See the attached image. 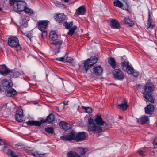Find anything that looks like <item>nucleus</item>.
<instances>
[{"instance_id":"1","label":"nucleus","mask_w":157,"mask_h":157,"mask_svg":"<svg viewBox=\"0 0 157 157\" xmlns=\"http://www.w3.org/2000/svg\"><path fill=\"white\" fill-rule=\"evenodd\" d=\"M94 119L90 118L88 119V131L90 132H91L98 134L96 136H99L98 134L102 131L101 126H104L105 128L108 129L109 127L107 123L102 120L100 115H96L94 117Z\"/></svg>"},{"instance_id":"2","label":"nucleus","mask_w":157,"mask_h":157,"mask_svg":"<svg viewBox=\"0 0 157 157\" xmlns=\"http://www.w3.org/2000/svg\"><path fill=\"white\" fill-rule=\"evenodd\" d=\"M10 6H13V10L16 12H22L26 6L25 2L22 0H9Z\"/></svg>"},{"instance_id":"3","label":"nucleus","mask_w":157,"mask_h":157,"mask_svg":"<svg viewBox=\"0 0 157 157\" xmlns=\"http://www.w3.org/2000/svg\"><path fill=\"white\" fill-rule=\"evenodd\" d=\"M49 21L47 20H40L37 23V26L39 30L41 31V37L44 38L47 36L46 29L47 27Z\"/></svg>"},{"instance_id":"4","label":"nucleus","mask_w":157,"mask_h":157,"mask_svg":"<svg viewBox=\"0 0 157 157\" xmlns=\"http://www.w3.org/2000/svg\"><path fill=\"white\" fill-rule=\"evenodd\" d=\"M98 61V58L94 56L91 57L84 61L83 67L86 73L87 72L90 67L96 63Z\"/></svg>"},{"instance_id":"5","label":"nucleus","mask_w":157,"mask_h":157,"mask_svg":"<svg viewBox=\"0 0 157 157\" xmlns=\"http://www.w3.org/2000/svg\"><path fill=\"white\" fill-rule=\"evenodd\" d=\"M8 44L12 48H16L17 51L20 50L21 47L19 44L18 39L14 36H11L8 39Z\"/></svg>"},{"instance_id":"6","label":"nucleus","mask_w":157,"mask_h":157,"mask_svg":"<svg viewBox=\"0 0 157 157\" xmlns=\"http://www.w3.org/2000/svg\"><path fill=\"white\" fill-rule=\"evenodd\" d=\"M113 74L115 79L122 80L125 78V76L120 69H116L113 71Z\"/></svg>"},{"instance_id":"7","label":"nucleus","mask_w":157,"mask_h":157,"mask_svg":"<svg viewBox=\"0 0 157 157\" xmlns=\"http://www.w3.org/2000/svg\"><path fill=\"white\" fill-rule=\"evenodd\" d=\"M15 120L19 122H22L24 121L23 110L21 108L17 110L15 115Z\"/></svg>"},{"instance_id":"8","label":"nucleus","mask_w":157,"mask_h":157,"mask_svg":"<svg viewBox=\"0 0 157 157\" xmlns=\"http://www.w3.org/2000/svg\"><path fill=\"white\" fill-rule=\"evenodd\" d=\"M1 84L5 91L13 86L12 81L10 80L5 79L2 80L1 82Z\"/></svg>"},{"instance_id":"9","label":"nucleus","mask_w":157,"mask_h":157,"mask_svg":"<svg viewBox=\"0 0 157 157\" xmlns=\"http://www.w3.org/2000/svg\"><path fill=\"white\" fill-rule=\"evenodd\" d=\"M124 71L128 74L132 75L134 76L137 77L139 75V73L134 70V68L131 65L128 66Z\"/></svg>"},{"instance_id":"10","label":"nucleus","mask_w":157,"mask_h":157,"mask_svg":"<svg viewBox=\"0 0 157 157\" xmlns=\"http://www.w3.org/2000/svg\"><path fill=\"white\" fill-rule=\"evenodd\" d=\"M10 69L5 64L0 65V74L3 76H7L10 72Z\"/></svg>"},{"instance_id":"11","label":"nucleus","mask_w":157,"mask_h":157,"mask_svg":"<svg viewBox=\"0 0 157 157\" xmlns=\"http://www.w3.org/2000/svg\"><path fill=\"white\" fill-rule=\"evenodd\" d=\"M54 18L58 23H61L66 18V16L63 13H57L54 16Z\"/></svg>"},{"instance_id":"12","label":"nucleus","mask_w":157,"mask_h":157,"mask_svg":"<svg viewBox=\"0 0 157 157\" xmlns=\"http://www.w3.org/2000/svg\"><path fill=\"white\" fill-rule=\"evenodd\" d=\"M62 41L61 40H57L53 41L51 43V44L55 45V49L57 51V53L60 52L59 50L61 48Z\"/></svg>"},{"instance_id":"13","label":"nucleus","mask_w":157,"mask_h":157,"mask_svg":"<svg viewBox=\"0 0 157 157\" xmlns=\"http://www.w3.org/2000/svg\"><path fill=\"white\" fill-rule=\"evenodd\" d=\"M144 89L146 92L148 93H151L154 90V86L152 83L148 82L146 84Z\"/></svg>"},{"instance_id":"14","label":"nucleus","mask_w":157,"mask_h":157,"mask_svg":"<svg viewBox=\"0 0 157 157\" xmlns=\"http://www.w3.org/2000/svg\"><path fill=\"white\" fill-rule=\"evenodd\" d=\"M5 91L6 95L8 97H13L17 94L16 90L12 87H11Z\"/></svg>"},{"instance_id":"15","label":"nucleus","mask_w":157,"mask_h":157,"mask_svg":"<svg viewBox=\"0 0 157 157\" xmlns=\"http://www.w3.org/2000/svg\"><path fill=\"white\" fill-rule=\"evenodd\" d=\"M93 69V73L97 76L101 75L103 71V68L100 65L94 67Z\"/></svg>"},{"instance_id":"16","label":"nucleus","mask_w":157,"mask_h":157,"mask_svg":"<svg viewBox=\"0 0 157 157\" xmlns=\"http://www.w3.org/2000/svg\"><path fill=\"white\" fill-rule=\"evenodd\" d=\"M54 115L52 114H51L47 117L46 119H41V123H51L54 121Z\"/></svg>"},{"instance_id":"17","label":"nucleus","mask_w":157,"mask_h":157,"mask_svg":"<svg viewBox=\"0 0 157 157\" xmlns=\"http://www.w3.org/2000/svg\"><path fill=\"white\" fill-rule=\"evenodd\" d=\"M86 138V133L84 132L78 133L77 134L76 141V142L81 141Z\"/></svg>"},{"instance_id":"18","label":"nucleus","mask_w":157,"mask_h":157,"mask_svg":"<svg viewBox=\"0 0 157 157\" xmlns=\"http://www.w3.org/2000/svg\"><path fill=\"white\" fill-rule=\"evenodd\" d=\"M143 97L146 100V102L148 101L151 103L154 102V100H153L152 95L149 93L144 92L143 93Z\"/></svg>"},{"instance_id":"19","label":"nucleus","mask_w":157,"mask_h":157,"mask_svg":"<svg viewBox=\"0 0 157 157\" xmlns=\"http://www.w3.org/2000/svg\"><path fill=\"white\" fill-rule=\"evenodd\" d=\"M154 109V107L153 105L150 104L147 105L145 108V112L146 114H152Z\"/></svg>"},{"instance_id":"20","label":"nucleus","mask_w":157,"mask_h":157,"mask_svg":"<svg viewBox=\"0 0 157 157\" xmlns=\"http://www.w3.org/2000/svg\"><path fill=\"white\" fill-rule=\"evenodd\" d=\"M117 106L119 108L123 110H126L127 109V108L128 107L127 105V100L126 99H124L123 102L121 104H118Z\"/></svg>"},{"instance_id":"21","label":"nucleus","mask_w":157,"mask_h":157,"mask_svg":"<svg viewBox=\"0 0 157 157\" xmlns=\"http://www.w3.org/2000/svg\"><path fill=\"white\" fill-rule=\"evenodd\" d=\"M26 151L28 153L29 155H32L34 157H40L41 155L45 154H40L39 151H36L35 152H33V151L29 150H27L26 149Z\"/></svg>"},{"instance_id":"22","label":"nucleus","mask_w":157,"mask_h":157,"mask_svg":"<svg viewBox=\"0 0 157 157\" xmlns=\"http://www.w3.org/2000/svg\"><path fill=\"white\" fill-rule=\"evenodd\" d=\"M110 25L112 28L116 29H118L120 27L118 21L115 19H112L111 21Z\"/></svg>"},{"instance_id":"23","label":"nucleus","mask_w":157,"mask_h":157,"mask_svg":"<svg viewBox=\"0 0 157 157\" xmlns=\"http://www.w3.org/2000/svg\"><path fill=\"white\" fill-rule=\"evenodd\" d=\"M86 12V10L85 6H82L77 9L76 11V12L78 15H83L85 14Z\"/></svg>"},{"instance_id":"24","label":"nucleus","mask_w":157,"mask_h":157,"mask_svg":"<svg viewBox=\"0 0 157 157\" xmlns=\"http://www.w3.org/2000/svg\"><path fill=\"white\" fill-rule=\"evenodd\" d=\"M26 124L29 125H34L40 126L41 125V122L36 121L29 120L26 122Z\"/></svg>"},{"instance_id":"25","label":"nucleus","mask_w":157,"mask_h":157,"mask_svg":"<svg viewBox=\"0 0 157 157\" xmlns=\"http://www.w3.org/2000/svg\"><path fill=\"white\" fill-rule=\"evenodd\" d=\"M88 151V148H79L78 149V152L79 154L81 156H84L85 154Z\"/></svg>"},{"instance_id":"26","label":"nucleus","mask_w":157,"mask_h":157,"mask_svg":"<svg viewBox=\"0 0 157 157\" xmlns=\"http://www.w3.org/2000/svg\"><path fill=\"white\" fill-rule=\"evenodd\" d=\"M50 38L54 41L58 38V35L55 31H51L50 33Z\"/></svg>"},{"instance_id":"27","label":"nucleus","mask_w":157,"mask_h":157,"mask_svg":"<svg viewBox=\"0 0 157 157\" xmlns=\"http://www.w3.org/2000/svg\"><path fill=\"white\" fill-rule=\"evenodd\" d=\"M76 136L77 134L73 130L69 132V141L72 140L76 141Z\"/></svg>"},{"instance_id":"28","label":"nucleus","mask_w":157,"mask_h":157,"mask_svg":"<svg viewBox=\"0 0 157 157\" xmlns=\"http://www.w3.org/2000/svg\"><path fill=\"white\" fill-rule=\"evenodd\" d=\"M124 23L126 24L130 27L133 26L134 24L133 21L132 20H131L128 17L124 18Z\"/></svg>"},{"instance_id":"29","label":"nucleus","mask_w":157,"mask_h":157,"mask_svg":"<svg viewBox=\"0 0 157 157\" xmlns=\"http://www.w3.org/2000/svg\"><path fill=\"white\" fill-rule=\"evenodd\" d=\"M129 62L127 60H124V59L122 58V63L121 64L122 69L124 70L127 67L129 66Z\"/></svg>"},{"instance_id":"30","label":"nucleus","mask_w":157,"mask_h":157,"mask_svg":"<svg viewBox=\"0 0 157 157\" xmlns=\"http://www.w3.org/2000/svg\"><path fill=\"white\" fill-rule=\"evenodd\" d=\"M77 28V27L76 25H74L73 27H70L69 25V35L72 36L74 34H76L75 31Z\"/></svg>"},{"instance_id":"31","label":"nucleus","mask_w":157,"mask_h":157,"mask_svg":"<svg viewBox=\"0 0 157 157\" xmlns=\"http://www.w3.org/2000/svg\"><path fill=\"white\" fill-rule=\"evenodd\" d=\"M68 55L66 54L65 56L63 57L56 58L55 59V60L57 61H63L66 62H69V59H68Z\"/></svg>"},{"instance_id":"32","label":"nucleus","mask_w":157,"mask_h":157,"mask_svg":"<svg viewBox=\"0 0 157 157\" xmlns=\"http://www.w3.org/2000/svg\"><path fill=\"white\" fill-rule=\"evenodd\" d=\"M108 63L113 68H115L116 66L115 59L113 58H109L108 60Z\"/></svg>"},{"instance_id":"33","label":"nucleus","mask_w":157,"mask_h":157,"mask_svg":"<svg viewBox=\"0 0 157 157\" xmlns=\"http://www.w3.org/2000/svg\"><path fill=\"white\" fill-rule=\"evenodd\" d=\"M59 126L62 129L64 130L68 129V124L64 121H60L59 123Z\"/></svg>"},{"instance_id":"34","label":"nucleus","mask_w":157,"mask_h":157,"mask_svg":"<svg viewBox=\"0 0 157 157\" xmlns=\"http://www.w3.org/2000/svg\"><path fill=\"white\" fill-rule=\"evenodd\" d=\"M113 4L114 6L122 8L123 7V4L122 2L118 0H116L114 1Z\"/></svg>"},{"instance_id":"35","label":"nucleus","mask_w":157,"mask_h":157,"mask_svg":"<svg viewBox=\"0 0 157 157\" xmlns=\"http://www.w3.org/2000/svg\"><path fill=\"white\" fill-rule=\"evenodd\" d=\"M140 121L142 124L147 123L149 121V119L147 116H144L141 118Z\"/></svg>"},{"instance_id":"36","label":"nucleus","mask_w":157,"mask_h":157,"mask_svg":"<svg viewBox=\"0 0 157 157\" xmlns=\"http://www.w3.org/2000/svg\"><path fill=\"white\" fill-rule=\"evenodd\" d=\"M69 157H81L80 155L77 153L70 151L69 152Z\"/></svg>"},{"instance_id":"37","label":"nucleus","mask_w":157,"mask_h":157,"mask_svg":"<svg viewBox=\"0 0 157 157\" xmlns=\"http://www.w3.org/2000/svg\"><path fill=\"white\" fill-rule=\"evenodd\" d=\"M23 11H24L26 13L28 14L29 15L32 14L33 12V11L32 10L27 7L26 6L25 7V8L24 10H23Z\"/></svg>"},{"instance_id":"38","label":"nucleus","mask_w":157,"mask_h":157,"mask_svg":"<svg viewBox=\"0 0 157 157\" xmlns=\"http://www.w3.org/2000/svg\"><path fill=\"white\" fill-rule=\"evenodd\" d=\"M82 108L84 109L85 112L88 113H92V109L91 107H89L82 106Z\"/></svg>"},{"instance_id":"39","label":"nucleus","mask_w":157,"mask_h":157,"mask_svg":"<svg viewBox=\"0 0 157 157\" xmlns=\"http://www.w3.org/2000/svg\"><path fill=\"white\" fill-rule=\"evenodd\" d=\"M7 153L12 157H19L18 155H15V153L10 149H8L7 150Z\"/></svg>"},{"instance_id":"40","label":"nucleus","mask_w":157,"mask_h":157,"mask_svg":"<svg viewBox=\"0 0 157 157\" xmlns=\"http://www.w3.org/2000/svg\"><path fill=\"white\" fill-rule=\"evenodd\" d=\"M45 131L49 133L53 134L54 132L53 128L52 127H48L45 128Z\"/></svg>"},{"instance_id":"41","label":"nucleus","mask_w":157,"mask_h":157,"mask_svg":"<svg viewBox=\"0 0 157 157\" xmlns=\"http://www.w3.org/2000/svg\"><path fill=\"white\" fill-rule=\"evenodd\" d=\"M149 18H148V23H147V25L148 26V28H152L153 27V26L152 25L151 22H150V12H149Z\"/></svg>"},{"instance_id":"42","label":"nucleus","mask_w":157,"mask_h":157,"mask_svg":"<svg viewBox=\"0 0 157 157\" xmlns=\"http://www.w3.org/2000/svg\"><path fill=\"white\" fill-rule=\"evenodd\" d=\"M61 139L64 141L69 140V135H64L60 137Z\"/></svg>"},{"instance_id":"43","label":"nucleus","mask_w":157,"mask_h":157,"mask_svg":"<svg viewBox=\"0 0 157 157\" xmlns=\"http://www.w3.org/2000/svg\"><path fill=\"white\" fill-rule=\"evenodd\" d=\"M9 78H14V72L10 70V72L8 73Z\"/></svg>"},{"instance_id":"44","label":"nucleus","mask_w":157,"mask_h":157,"mask_svg":"<svg viewBox=\"0 0 157 157\" xmlns=\"http://www.w3.org/2000/svg\"><path fill=\"white\" fill-rule=\"evenodd\" d=\"M63 25L67 29H69V23L65 22L64 23Z\"/></svg>"},{"instance_id":"45","label":"nucleus","mask_w":157,"mask_h":157,"mask_svg":"<svg viewBox=\"0 0 157 157\" xmlns=\"http://www.w3.org/2000/svg\"><path fill=\"white\" fill-rule=\"evenodd\" d=\"M20 73L18 72H14V77L17 78L19 75Z\"/></svg>"},{"instance_id":"46","label":"nucleus","mask_w":157,"mask_h":157,"mask_svg":"<svg viewBox=\"0 0 157 157\" xmlns=\"http://www.w3.org/2000/svg\"><path fill=\"white\" fill-rule=\"evenodd\" d=\"M138 152L139 153L140 155L144 156L145 155V154L142 150L139 151Z\"/></svg>"},{"instance_id":"47","label":"nucleus","mask_w":157,"mask_h":157,"mask_svg":"<svg viewBox=\"0 0 157 157\" xmlns=\"http://www.w3.org/2000/svg\"><path fill=\"white\" fill-rule=\"evenodd\" d=\"M121 9L126 10H127L128 9V5L126 4V5L125 6H123V7Z\"/></svg>"},{"instance_id":"48","label":"nucleus","mask_w":157,"mask_h":157,"mask_svg":"<svg viewBox=\"0 0 157 157\" xmlns=\"http://www.w3.org/2000/svg\"><path fill=\"white\" fill-rule=\"evenodd\" d=\"M74 59L72 58L69 57V63H73L74 62Z\"/></svg>"},{"instance_id":"49","label":"nucleus","mask_w":157,"mask_h":157,"mask_svg":"<svg viewBox=\"0 0 157 157\" xmlns=\"http://www.w3.org/2000/svg\"><path fill=\"white\" fill-rule=\"evenodd\" d=\"M153 143L154 145H157V137L154 139Z\"/></svg>"},{"instance_id":"50","label":"nucleus","mask_w":157,"mask_h":157,"mask_svg":"<svg viewBox=\"0 0 157 157\" xmlns=\"http://www.w3.org/2000/svg\"><path fill=\"white\" fill-rule=\"evenodd\" d=\"M4 144V142L2 140H0V145H3Z\"/></svg>"},{"instance_id":"51","label":"nucleus","mask_w":157,"mask_h":157,"mask_svg":"<svg viewBox=\"0 0 157 157\" xmlns=\"http://www.w3.org/2000/svg\"><path fill=\"white\" fill-rule=\"evenodd\" d=\"M68 101L67 102H65V101H64L63 102V106H64L65 105H67V103H68Z\"/></svg>"},{"instance_id":"52","label":"nucleus","mask_w":157,"mask_h":157,"mask_svg":"<svg viewBox=\"0 0 157 157\" xmlns=\"http://www.w3.org/2000/svg\"><path fill=\"white\" fill-rule=\"evenodd\" d=\"M70 24V27H73V23L72 21H71L69 22V24Z\"/></svg>"},{"instance_id":"53","label":"nucleus","mask_w":157,"mask_h":157,"mask_svg":"<svg viewBox=\"0 0 157 157\" xmlns=\"http://www.w3.org/2000/svg\"><path fill=\"white\" fill-rule=\"evenodd\" d=\"M75 2L73 0H69V4L71 3H74Z\"/></svg>"},{"instance_id":"54","label":"nucleus","mask_w":157,"mask_h":157,"mask_svg":"<svg viewBox=\"0 0 157 157\" xmlns=\"http://www.w3.org/2000/svg\"><path fill=\"white\" fill-rule=\"evenodd\" d=\"M62 1L64 2H69V0H62Z\"/></svg>"},{"instance_id":"55","label":"nucleus","mask_w":157,"mask_h":157,"mask_svg":"<svg viewBox=\"0 0 157 157\" xmlns=\"http://www.w3.org/2000/svg\"><path fill=\"white\" fill-rule=\"evenodd\" d=\"M142 86L139 84L137 85V87L138 88H140Z\"/></svg>"},{"instance_id":"56","label":"nucleus","mask_w":157,"mask_h":157,"mask_svg":"<svg viewBox=\"0 0 157 157\" xmlns=\"http://www.w3.org/2000/svg\"><path fill=\"white\" fill-rule=\"evenodd\" d=\"M3 91V90H2V89L1 88V85H0V92H1L2 91Z\"/></svg>"},{"instance_id":"57","label":"nucleus","mask_w":157,"mask_h":157,"mask_svg":"<svg viewBox=\"0 0 157 157\" xmlns=\"http://www.w3.org/2000/svg\"><path fill=\"white\" fill-rule=\"evenodd\" d=\"M67 157H69V152L67 153Z\"/></svg>"},{"instance_id":"58","label":"nucleus","mask_w":157,"mask_h":157,"mask_svg":"<svg viewBox=\"0 0 157 157\" xmlns=\"http://www.w3.org/2000/svg\"><path fill=\"white\" fill-rule=\"evenodd\" d=\"M7 147V146H4V148L6 149Z\"/></svg>"},{"instance_id":"59","label":"nucleus","mask_w":157,"mask_h":157,"mask_svg":"<svg viewBox=\"0 0 157 157\" xmlns=\"http://www.w3.org/2000/svg\"><path fill=\"white\" fill-rule=\"evenodd\" d=\"M56 108H57V110H59V108L57 107H56Z\"/></svg>"},{"instance_id":"60","label":"nucleus","mask_w":157,"mask_h":157,"mask_svg":"<svg viewBox=\"0 0 157 157\" xmlns=\"http://www.w3.org/2000/svg\"><path fill=\"white\" fill-rule=\"evenodd\" d=\"M2 10V9L0 7V11H1Z\"/></svg>"},{"instance_id":"61","label":"nucleus","mask_w":157,"mask_h":157,"mask_svg":"<svg viewBox=\"0 0 157 157\" xmlns=\"http://www.w3.org/2000/svg\"><path fill=\"white\" fill-rule=\"evenodd\" d=\"M27 148H28V149H30V147H27Z\"/></svg>"},{"instance_id":"62","label":"nucleus","mask_w":157,"mask_h":157,"mask_svg":"<svg viewBox=\"0 0 157 157\" xmlns=\"http://www.w3.org/2000/svg\"><path fill=\"white\" fill-rule=\"evenodd\" d=\"M67 34H69V31H68V32H67Z\"/></svg>"},{"instance_id":"63","label":"nucleus","mask_w":157,"mask_h":157,"mask_svg":"<svg viewBox=\"0 0 157 157\" xmlns=\"http://www.w3.org/2000/svg\"><path fill=\"white\" fill-rule=\"evenodd\" d=\"M69 129H71V127H69Z\"/></svg>"},{"instance_id":"64","label":"nucleus","mask_w":157,"mask_h":157,"mask_svg":"<svg viewBox=\"0 0 157 157\" xmlns=\"http://www.w3.org/2000/svg\"><path fill=\"white\" fill-rule=\"evenodd\" d=\"M156 126L157 127V124H156Z\"/></svg>"}]
</instances>
